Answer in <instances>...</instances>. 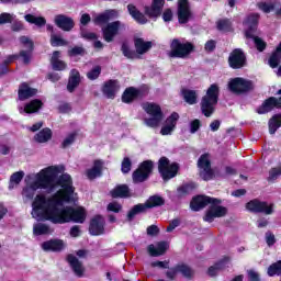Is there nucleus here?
Masks as SVG:
<instances>
[{
  "mask_svg": "<svg viewBox=\"0 0 281 281\" xmlns=\"http://www.w3.org/2000/svg\"><path fill=\"white\" fill-rule=\"evenodd\" d=\"M58 205H63L61 201L54 194L52 198H47L44 194H37L33 202V216L43 218V221H49L54 224L58 214Z\"/></svg>",
  "mask_w": 281,
  "mask_h": 281,
  "instance_id": "1",
  "label": "nucleus"
},
{
  "mask_svg": "<svg viewBox=\"0 0 281 281\" xmlns=\"http://www.w3.org/2000/svg\"><path fill=\"white\" fill-rule=\"evenodd\" d=\"M117 16H120L117 10L109 9L103 13L98 14L92 20L94 25H105L102 27L103 41H105V43H113L115 41V36L120 34V30H122V26L124 25L120 20L109 22L117 19Z\"/></svg>",
  "mask_w": 281,
  "mask_h": 281,
  "instance_id": "2",
  "label": "nucleus"
},
{
  "mask_svg": "<svg viewBox=\"0 0 281 281\" xmlns=\"http://www.w3.org/2000/svg\"><path fill=\"white\" fill-rule=\"evenodd\" d=\"M58 179V167H47L42 169L36 175V180L31 183V188L33 190H53L56 189V180Z\"/></svg>",
  "mask_w": 281,
  "mask_h": 281,
  "instance_id": "3",
  "label": "nucleus"
},
{
  "mask_svg": "<svg viewBox=\"0 0 281 281\" xmlns=\"http://www.w3.org/2000/svg\"><path fill=\"white\" fill-rule=\"evenodd\" d=\"M87 221V211L85 207L65 206L58 209L53 225H65V223H85Z\"/></svg>",
  "mask_w": 281,
  "mask_h": 281,
  "instance_id": "4",
  "label": "nucleus"
},
{
  "mask_svg": "<svg viewBox=\"0 0 281 281\" xmlns=\"http://www.w3.org/2000/svg\"><path fill=\"white\" fill-rule=\"evenodd\" d=\"M56 186L61 188L55 193L58 201H61V205L63 203H71V199L76 192V187H74V179L71 176L69 173H63L55 180V187Z\"/></svg>",
  "mask_w": 281,
  "mask_h": 281,
  "instance_id": "5",
  "label": "nucleus"
},
{
  "mask_svg": "<svg viewBox=\"0 0 281 281\" xmlns=\"http://www.w3.org/2000/svg\"><path fill=\"white\" fill-rule=\"evenodd\" d=\"M218 95H221V88L218 85L212 83L201 101V111L205 117H212L214 114V106L218 104Z\"/></svg>",
  "mask_w": 281,
  "mask_h": 281,
  "instance_id": "6",
  "label": "nucleus"
},
{
  "mask_svg": "<svg viewBox=\"0 0 281 281\" xmlns=\"http://www.w3.org/2000/svg\"><path fill=\"white\" fill-rule=\"evenodd\" d=\"M223 203V200L218 198H213L210 202V206L206 210L203 221L204 223H214L215 218H223L224 216H227V207L221 205Z\"/></svg>",
  "mask_w": 281,
  "mask_h": 281,
  "instance_id": "7",
  "label": "nucleus"
},
{
  "mask_svg": "<svg viewBox=\"0 0 281 281\" xmlns=\"http://www.w3.org/2000/svg\"><path fill=\"white\" fill-rule=\"evenodd\" d=\"M195 47L192 42L181 43V40L173 38L170 43V58H188L194 52Z\"/></svg>",
  "mask_w": 281,
  "mask_h": 281,
  "instance_id": "8",
  "label": "nucleus"
},
{
  "mask_svg": "<svg viewBox=\"0 0 281 281\" xmlns=\"http://www.w3.org/2000/svg\"><path fill=\"white\" fill-rule=\"evenodd\" d=\"M155 170V162L153 160H144L132 173L133 183H146L153 171Z\"/></svg>",
  "mask_w": 281,
  "mask_h": 281,
  "instance_id": "9",
  "label": "nucleus"
},
{
  "mask_svg": "<svg viewBox=\"0 0 281 281\" xmlns=\"http://www.w3.org/2000/svg\"><path fill=\"white\" fill-rule=\"evenodd\" d=\"M179 164L171 162L168 157L162 156L158 160V172L164 181H170V179H175L177 175H179Z\"/></svg>",
  "mask_w": 281,
  "mask_h": 281,
  "instance_id": "10",
  "label": "nucleus"
},
{
  "mask_svg": "<svg viewBox=\"0 0 281 281\" xmlns=\"http://www.w3.org/2000/svg\"><path fill=\"white\" fill-rule=\"evenodd\" d=\"M245 207L250 214H265L266 216H271V214L276 212V205L273 203L269 204V202L261 201L258 198L248 201L245 204Z\"/></svg>",
  "mask_w": 281,
  "mask_h": 281,
  "instance_id": "11",
  "label": "nucleus"
},
{
  "mask_svg": "<svg viewBox=\"0 0 281 281\" xmlns=\"http://www.w3.org/2000/svg\"><path fill=\"white\" fill-rule=\"evenodd\" d=\"M228 89L231 93H234L235 95H245V93L254 91L255 86L251 80H247L243 77H235L228 81Z\"/></svg>",
  "mask_w": 281,
  "mask_h": 281,
  "instance_id": "12",
  "label": "nucleus"
},
{
  "mask_svg": "<svg viewBox=\"0 0 281 281\" xmlns=\"http://www.w3.org/2000/svg\"><path fill=\"white\" fill-rule=\"evenodd\" d=\"M144 111L147 115L151 116L149 119H145L146 126L149 128H157V126L161 124V120H164V112L161 111V106L157 103H146Z\"/></svg>",
  "mask_w": 281,
  "mask_h": 281,
  "instance_id": "13",
  "label": "nucleus"
},
{
  "mask_svg": "<svg viewBox=\"0 0 281 281\" xmlns=\"http://www.w3.org/2000/svg\"><path fill=\"white\" fill-rule=\"evenodd\" d=\"M198 168H200V177L203 181H212L215 173L212 169V161L210 160V154H202L198 159Z\"/></svg>",
  "mask_w": 281,
  "mask_h": 281,
  "instance_id": "14",
  "label": "nucleus"
},
{
  "mask_svg": "<svg viewBox=\"0 0 281 281\" xmlns=\"http://www.w3.org/2000/svg\"><path fill=\"white\" fill-rule=\"evenodd\" d=\"M276 97H269L268 99L263 100L261 105H259L256 110L258 115H267V113H271L274 109L281 111V89L276 92Z\"/></svg>",
  "mask_w": 281,
  "mask_h": 281,
  "instance_id": "15",
  "label": "nucleus"
},
{
  "mask_svg": "<svg viewBox=\"0 0 281 281\" xmlns=\"http://www.w3.org/2000/svg\"><path fill=\"white\" fill-rule=\"evenodd\" d=\"M177 273H181L182 278H186V280H192V278H194V269L184 262H180L175 267L169 268V271L166 272V278L172 281L177 278Z\"/></svg>",
  "mask_w": 281,
  "mask_h": 281,
  "instance_id": "16",
  "label": "nucleus"
},
{
  "mask_svg": "<svg viewBox=\"0 0 281 281\" xmlns=\"http://www.w3.org/2000/svg\"><path fill=\"white\" fill-rule=\"evenodd\" d=\"M228 66L231 69H244V67H247V54L243 48H235L229 53Z\"/></svg>",
  "mask_w": 281,
  "mask_h": 281,
  "instance_id": "17",
  "label": "nucleus"
},
{
  "mask_svg": "<svg viewBox=\"0 0 281 281\" xmlns=\"http://www.w3.org/2000/svg\"><path fill=\"white\" fill-rule=\"evenodd\" d=\"M177 16L180 25H186L192 21L193 14L189 0H178Z\"/></svg>",
  "mask_w": 281,
  "mask_h": 281,
  "instance_id": "18",
  "label": "nucleus"
},
{
  "mask_svg": "<svg viewBox=\"0 0 281 281\" xmlns=\"http://www.w3.org/2000/svg\"><path fill=\"white\" fill-rule=\"evenodd\" d=\"M146 91L136 87H127L121 97L123 104H133L137 100H144Z\"/></svg>",
  "mask_w": 281,
  "mask_h": 281,
  "instance_id": "19",
  "label": "nucleus"
},
{
  "mask_svg": "<svg viewBox=\"0 0 281 281\" xmlns=\"http://www.w3.org/2000/svg\"><path fill=\"white\" fill-rule=\"evenodd\" d=\"M104 225H106L104 216L100 214L94 215L89 223L88 232L90 236H102L104 234Z\"/></svg>",
  "mask_w": 281,
  "mask_h": 281,
  "instance_id": "20",
  "label": "nucleus"
},
{
  "mask_svg": "<svg viewBox=\"0 0 281 281\" xmlns=\"http://www.w3.org/2000/svg\"><path fill=\"white\" fill-rule=\"evenodd\" d=\"M212 199L213 198L210 195H194L190 202V210H192V212H201V210H205V207L212 203Z\"/></svg>",
  "mask_w": 281,
  "mask_h": 281,
  "instance_id": "21",
  "label": "nucleus"
},
{
  "mask_svg": "<svg viewBox=\"0 0 281 281\" xmlns=\"http://www.w3.org/2000/svg\"><path fill=\"white\" fill-rule=\"evenodd\" d=\"M66 247L67 244H65V240L58 238H53L42 243L43 251H52L53 254H60L61 251H65Z\"/></svg>",
  "mask_w": 281,
  "mask_h": 281,
  "instance_id": "22",
  "label": "nucleus"
},
{
  "mask_svg": "<svg viewBox=\"0 0 281 281\" xmlns=\"http://www.w3.org/2000/svg\"><path fill=\"white\" fill-rule=\"evenodd\" d=\"M54 23L59 30H63V32H71V30L76 27L74 18L67 16L65 14H57L54 19Z\"/></svg>",
  "mask_w": 281,
  "mask_h": 281,
  "instance_id": "23",
  "label": "nucleus"
},
{
  "mask_svg": "<svg viewBox=\"0 0 281 281\" xmlns=\"http://www.w3.org/2000/svg\"><path fill=\"white\" fill-rule=\"evenodd\" d=\"M260 21L259 13H252L246 18L245 25H247V30L245 31L246 38H254L258 30V23Z\"/></svg>",
  "mask_w": 281,
  "mask_h": 281,
  "instance_id": "24",
  "label": "nucleus"
},
{
  "mask_svg": "<svg viewBox=\"0 0 281 281\" xmlns=\"http://www.w3.org/2000/svg\"><path fill=\"white\" fill-rule=\"evenodd\" d=\"M166 1L164 0H153L150 7H145V14L149 19H159L164 12V5Z\"/></svg>",
  "mask_w": 281,
  "mask_h": 281,
  "instance_id": "25",
  "label": "nucleus"
},
{
  "mask_svg": "<svg viewBox=\"0 0 281 281\" xmlns=\"http://www.w3.org/2000/svg\"><path fill=\"white\" fill-rule=\"evenodd\" d=\"M66 261L68 262L70 269H72V272L77 278H82L85 276V266L82 265V261L78 259L72 254L67 255Z\"/></svg>",
  "mask_w": 281,
  "mask_h": 281,
  "instance_id": "26",
  "label": "nucleus"
},
{
  "mask_svg": "<svg viewBox=\"0 0 281 281\" xmlns=\"http://www.w3.org/2000/svg\"><path fill=\"white\" fill-rule=\"evenodd\" d=\"M36 93H38V90L36 88L30 87V85H27V82H22L19 86L18 98H19V100H21V102H23L25 100H30V98H34V95H36Z\"/></svg>",
  "mask_w": 281,
  "mask_h": 281,
  "instance_id": "27",
  "label": "nucleus"
},
{
  "mask_svg": "<svg viewBox=\"0 0 281 281\" xmlns=\"http://www.w3.org/2000/svg\"><path fill=\"white\" fill-rule=\"evenodd\" d=\"M117 80L109 79L103 83L102 93L109 100H115V93H117Z\"/></svg>",
  "mask_w": 281,
  "mask_h": 281,
  "instance_id": "28",
  "label": "nucleus"
},
{
  "mask_svg": "<svg viewBox=\"0 0 281 281\" xmlns=\"http://www.w3.org/2000/svg\"><path fill=\"white\" fill-rule=\"evenodd\" d=\"M102 168H104V161L101 159H97L93 161V166L90 169H87L86 176L90 181L93 179H98V177H102Z\"/></svg>",
  "mask_w": 281,
  "mask_h": 281,
  "instance_id": "29",
  "label": "nucleus"
},
{
  "mask_svg": "<svg viewBox=\"0 0 281 281\" xmlns=\"http://www.w3.org/2000/svg\"><path fill=\"white\" fill-rule=\"evenodd\" d=\"M147 251H148L149 256H151L153 258L164 256V254H166V251H168V241H158L156 245V248H155V245L150 244L147 247Z\"/></svg>",
  "mask_w": 281,
  "mask_h": 281,
  "instance_id": "30",
  "label": "nucleus"
},
{
  "mask_svg": "<svg viewBox=\"0 0 281 281\" xmlns=\"http://www.w3.org/2000/svg\"><path fill=\"white\" fill-rule=\"evenodd\" d=\"M50 65L53 71H65L67 69V63L60 59V50H54L50 57Z\"/></svg>",
  "mask_w": 281,
  "mask_h": 281,
  "instance_id": "31",
  "label": "nucleus"
},
{
  "mask_svg": "<svg viewBox=\"0 0 281 281\" xmlns=\"http://www.w3.org/2000/svg\"><path fill=\"white\" fill-rule=\"evenodd\" d=\"M80 71H78L76 68L71 69L68 78L67 91L69 93H74V91H76V89H78L80 86Z\"/></svg>",
  "mask_w": 281,
  "mask_h": 281,
  "instance_id": "32",
  "label": "nucleus"
},
{
  "mask_svg": "<svg viewBox=\"0 0 281 281\" xmlns=\"http://www.w3.org/2000/svg\"><path fill=\"white\" fill-rule=\"evenodd\" d=\"M112 199H130L131 189L128 184H117L114 189L110 191Z\"/></svg>",
  "mask_w": 281,
  "mask_h": 281,
  "instance_id": "33",
  "label": "nucleus"
},
{
  "mask_svg": "<svg viewBox=\"0 0 281 281\" xmlns=\"http://www.w3.org/2000/svg\"><path fill=\"white\" fill-rule=\"evenodd\" d=\"M134 46L136 49V54H139L142 56V55L146 54L147 52H150V49H153V42H150V41L146 42L142 37H135Z\"/></svg>",
  "mask_w": 281,
  "mask_h": 281,
  "instance_id": "34",
  "label": "nucleus"
},
{
  "mask_svg": "<svg viewBox=\"0 0 281 281\" xmlns=\"http://www.w3.org/2000/svg\"><path fill=\"white\" fill-rule=\"evenodd\" d=\"M127 11L132 15V19L139 23L140 25H146L148 23V19H146V15L142 13L135 4H128L127 5Z\"/></svg>",
  "mask_w": 281,
  "mask_h": 281,
  "instance_id": "35",
  "label": "nucleus"
},
{
  "mask_svg": "<svg viewBox=\"0 0 281 281\" xmlns=\"http://www.w3.org/2000/svg\"><path fill=\"white\" fill-rule=\"evenodd\" d=\"M193 190H196V183L194 182L184 183L177 188L176 198L179 200L186 199V196H188V194H190V192H192Z\"/></svg>",
  "mask_w": 281,
  "mask_h": 281,
  "instance_id": "36",
  "label": "nucleus"
},
{
  "mask_svg": "<svg viewBox=\"0 0 281 281\" xmlns=\"http://www.w3.org/2000/svg\"><path fill=\"white\" fill-rule=\"evenodd\" d=\"M145 205H147V210H153V207H161L166 205V199L158 194L150 195L145 202Z\"/></svg>",
  "mask_w": 281,
  "mask_h": 281,
  "instance_id": "37",
  "label": "nucleus"
},
{
  "mask_svg": "<svg viewBox=\"0 0 281 281\" xmlns=\"http://www.w3.org/2000/svg\"><path fill=\"white\" fill-rule=\"evenodd\" d=\"M43 109V101L41 99H34L24 105V113L29 115L32 113H38Z\"/></svg>",
  "mask_w": 281,
  "mask_h": 281,
  "instance_id": "38",
  "label": "nucleus"
},
{
  "mask_svg": "<svg viewBox=\"0 0 281 281\" xmlns=\"http://www.w3.org/2000/svg\"><path fill=\"white\" fill-rule=\"evenodd\" d=\"M53 133L52 128L45 127L41 130L37 134H35L34 139L37 144H47L49 139H52Z\"/></svg>",
  "mask_w": 281,
  "mask_h": 281,
  "instance_id": "39",
  "label": "nucleus"
},
{
  "mask_svg": "<svg viewBox=\"0 0 281 281\" xmlns=\"http://www.w3.org/2000/svg\"><path fill=\"white\" fill-rule=\"evenodd\" d=\"M181 95H182L184 102H187V104H190V105L196 104V102L199 100L196 90H190V89L184 88L181 90Z\"/></svg>",
  "mask_w": 281,
  "mask_h": 281,
  "instance_id": "40",
  "label": "nucleus"
},
{
  "mask_svg": "<svg viewBox=\"0 0 281 281\" xmlns=\"http://www.w3.org/2000/svg\"><path fill=\"white\" fill-rule=\"evenodd\" d=\"M148 210V206L145 203H138L134 205L128 212H127V221H133L137 214H145V212Z\"/></svg>",
  "mask_w": 281,
  "mask_h": 281,
  "instance_id": "41",
  "label": "nucleus"
},
{
  "mask_svg": "<svg viewBox=\"0 0 281 281\" xmlns=\"http://www.w3.org/2000/svg\"><path fill=\"white\" fill-rule=\"evenodd\" d=\"M24 19L26 23H31V25H36L37 27H45L47 25V20L43 16H36L32 13L25 14Z\"/></svg>",
  "mask_w": 281,
  "mask_h": 281,
  "instance_id": "42",
  "label": "nucleus"
},
{
  "mask_svg": "<svg viewBox=\"0 0 281 281\" xmlns=\"http://www.w3.org/2000/svg\"><path fill=\"white\" fill-rule=\"evenodd\" d=\"M270 135H276L278 128L281 127V114H274L268 122Z\"/></svg>",
  "mask_w": 281,
  "mask_h": 281,
  "instance_id": "43",
  "label": "nucleus"
},
{
  "mask_svg": "<svg viewBox=\"0 0 281 281\" xmlns=\"http://www.w3.org/2000/svg\"><path fill=\"white\" fill-rule=\"evenodd\" d=\"M267 273L269 278H274V276L281 277V260L271 263L267 269Z\"/></svg>",
  "mask_w": 281,
  "mask_h": 281,
  "instance_id": "44",
  "label": "nucleus"
},
{
  "mask_svg": "<svg viewBox=\"0 0 281 281\" xmlns=\"http://www.w3.org/2000/svg\"><path fill=\"white\" fill-rule=\"evenodd\" d=\"M23 177H25V172L23 171H16L11 175L10 177V184H9V190H12L14 186H19L21 181H23Z\"/></svg>",
  "mask_w": 281,
  "mask_h": 281,
  "instance_id": "45",
  "label": "nucleus"
},
{
  "mask_svg": "<svg viewBox=\"0 0 281 281\" xmlns=\"http://www.w3.org/2000/svg\"><path fill=\"white\" fill-rule=\"evenodd\" d=\"M280 61H281L280 53H277V50H273L268 59L269 67H271V69H278V67H280Z\"/></svg>",
  "mask_w": 281,
  "mask_h": 281,
  "instance_id": "46",
  "label": "nucleus"
},
{
  "mask_svg": "<svg viewBox=\"0 0 281 281\" xmlns=\"http://www.w3.org/2000/svg\"><path fill=\"white\" fill-rule=\"evenodd\" d=\"M50 45H52V47H67V45H69V42H67L65 38L56 35V34H52L50 35Z\"/></svg>",
  "mask_w": 281,
  "mask_h": 281,
  "instance_id": "47",
  "label": "nucleus"
},
{
  "mask_svg": "<svg viewBox=\"0 0 281 281\" xmlns=\"http://www.w3.org/2000/svg\"><path fill=\"white\" fill-rule=\"evenodd\" d=\"M216 25L220 32H232V21L229 19L218 20Z\"/></svg>",
  "mask_w": 281,
  "mask_h": 281,
  "instance_id": "48",
  "label": "nucleus"
},
{
  "mask_svg": "<svg viewBox=\"0 0 281 281\" xmlns=\"http://www.w3.org/2000/svg\"><path fill=\"white\" fill-rule=\"evenodd\" d=\"M33 233L35 236H45V234H49V226L47 224H36L33 227Z\"/></svg>",
  "mask_w": 281,
  "mask_h": 281,
  "instance_id": "49",
  "label": "nucleus"
},
{
  "mask_svg": "<svg viewBox=\"0 0 281 281\" xmlns=\"http://www.w3.org/2000/svg\"><path fill=\"white\" fill-rule=\"evenodd\" d=\"M102 74V66L97 65L90 71L87 72L88 80H98Z\"/></svg>",
  "mask_w": 281,
  "mask_h": 281,
  "instance_id": "50",
  "label": "nucleus"
},
{
  "mask_svg": "<svg viewBox=\"0 0 281 281\" xmlns=\"http://www.w3.org/2000/svg\"><path fill=\"white\" fill-rule=\"evenodd\" d=\"M77 137H78L77 132H72V133L68 134L67 137L63 140L60 148H63V149L69 148V146H71L74 144V142H76Z\"/></svg>",
  "mask_w": 281,
  "mask_h": 281,
  "instance_id": "51",
  "label": "nucleus"
},
{
  "mask_svg": "<svg viewBox=\"0 0 281 281\" xmlns=\"http://www.w3.org/2000/svg\"><path fill=\"white\" fill-rule=\"evenodd\" d=\"M18 59L22 58L23 65H30L32 63V50H20L19 54H16Z\"/></svg>",
  "mask_w": 281,
  "mask_h": 281,
  "instance_id": "52",
  "label": "nucleus"
},
{
  "mask_svg": "<svg viewBox=\"0 0 281 281\" xmlns=\"http://www.w3.org/2000/svg\"><path fill=\"white\" fill-rule=\"evenodd\" d=\"M121 52L125 58L133 59L135 58V50L131 49V46H128V43L124 42L121 46Z\"/></svg>",
  "mask_w": 281,
  "mask_h": 281,
  "instance_id": "53",
  "label": "nucleus"
},
{
  "mask_svg": "<svg viewBox=\"0 0 281 281\" xmlns=\"http://www.w3.org/2000/svg\"><path fill=\"white\" fill-rule=\"evenodd\" d=\"M133 168V161L128 157H124L121 164V171L123 175H128Z\"/></svg>",
  "mask_w": 281,
  "mask_h": 281,
  "instance_id": "54",
  "label": "nucleus"
},
{
  "mask_svg": "<svg viewBox=\"0 0 281 281\" xmlns=\"http://www.w3.org/2000/svg\"><path fill=\"white\" fill-rule=\"evenodd\" d=\"M247 38H252L254 43H255V47L258 52H265V49H267V42H265L262 38H260L259 36H255L254 37H247Z\"/></svg>",
  "mask_w": 281,
  "mask_h": 281,
  "instance_id": "55",
  "label": "nucleus"
},
{
  "mask_svg": "<svg viewBox=\"0 0 281 281\" xmlns=\"http://www.w3.org/2000/svg\"><path fill=\"white\" fill-rule=\"evenodd\" d=\"M257 8L265 14H269L272 10H276V3L258 2Z\"/></svg>",
  "mask_w": 281,
  "mask_h": 281,
  "instance_id": "56",
  "label": "nucleus"
},
{
  "mask_svg": "<svg viewBox=\"0 0 281 281\" xmlns=\"http://www.w3.org/2000/svg\"><path fill=\"white\" fill-rule=\"evenodd\" d=\"M87 50L82 46H74L71 49L68 50V56L74 58V56H85Z\"/></svg>",
  "mask_w": 281,
  "mask_h": 281,
  "instance_id": "57",
  "label": "nucleus"
},
{
  "mask_svg": "<svg viewBox=\"0 0 281 281\" xmlns=\"http://www.w3.org/2000/svg\"><path fill=\"white\" fill-rule=\"evenodd\" d=\"M281 175V166L280 167H273L269 170V177L267 178V181L269 183L276 181V179H278V177H280Z\"/></svg>",
  "mask_w": 281,
  "mask_h": 281,
  "instance_id": "58",
  "label": "nucleus"
},
{
  "mask_svg": "<svg viewBox=\"0 0 281 281\" xmlns=\"http://www.w3.org/2000/svg\"><path fill=\"white\" fill-rule=\"evenodd\" d=\"M177 122H179V113L172 112L166 120V124L173 128H177Z\"/></svg>",
  "mask_w": 281,
  "mask_h": 281,
  "instance_id": "59",
  "label": "nucleus"
},
{
  "mask_svg": "<svg viewBox=\"0 0 281 281\" xmlns=\"http://www.w3.org/2000/svg\"><path fill=\"white\" fill-rule=\"evenodd\" d=\"M108 212H114V214H120L122 212V204L119 202H111L106 207Z\"/></svg>",
  "mask_w": 281,
  "mask_h": 281,
  "instance_id": "60",
  "label": "nucleus"
},
{
  "mask_svg": "<svg viewBox=\"0 0 281 281\" xmlns=\"http://www.w3.org/2000/svg\"><path fill=\"white\" fill-rule=\"evenodd\" d=\"M161 16L165 23H170V21H172L175 16V14L172 13V9H165L164 12L161 13Z\"/></svg>",
  "mask_w": 281,
  "mask_h": 281,
  "instance_id": "61",
  "label": "nucleus"
},
{
  "mask_svg": "<svg viewBox=\"0 0 281 281\" xmlns=\"http://www.w3.org/2000/svg\"><path fill=\"white\" fill-rule=\"evenodd\" d=\"M201 120L195 119L190 122V133L194 135V133H198V131L201 128Z\"/></svg>",
  "mask_w": 281,
  "mask_h": 281,
  "instance_id": "62",
  "label": "nucleus"
},
{
  "mask_svg": "<svg viewBox=\"0 0 281 281\" xmlns=\"http://www.w3.org/2000/svg\"><path fill=\"white\" fill-rule=\"evenodd\" d=\"M278 240L276 239V235L270 231L266 232V243L268 247H273Z\"/></svg>",
  "mask_w": 281,
  "mask_h": 281,
  "instance_id": "63",
  "label": "nucleus"
},
{
  "mask_svg": "<svg viewBox=\"0 0 281 281\" xmlns=\"http://www.w3.org/2000/svg\"><path fill=\"white\" fill-rule=\"evenodd\" d=\"M204 49L205 52H207V54H212V52H214L216 49V41L214 40H209L205 44H204Z\"/></svg>",
  "mask_w": 281,
  "mask_h": 281,
  "instance_id": "64",
  "label": "nucleus"
}]
</instances>
